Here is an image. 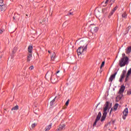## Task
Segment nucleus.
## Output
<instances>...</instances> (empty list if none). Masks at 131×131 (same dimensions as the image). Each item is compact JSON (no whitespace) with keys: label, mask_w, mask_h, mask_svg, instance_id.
<instances>
[{"label":"nucleus","mask_w":131,"mask_h":131,"mask_svg":"<svg viewBox=\"0 0 131 131\" xmlns=\"http://www.w3.org/2000/svg\"><path fill=\"white\" fill-rule=\"evenodd\" d=\"M31 58H32V54L29 53L28 56H27V62H30V60H31Z\"/></svg>","instance_id":"nucleus-16"},{"label":"nucleus","mask_w":131,"mask_h":131,"mask_svg":"<svg viewBox=\"0 0 131 131\" xmlns=\"http://www.w3.org/2000/svg\"><path fill=\"white\" fill-rule=\"evenodd\" d=\"M102 116V114L101 113V112H99L97 116L96 117V118L95 119V121L94 122L93 124V126L95 127L96 125H97V122L101 119V117Z\"/></svg>","instance_id":"nucleus-5"},{"label":"nucleus","mask_w":131,"mask_h":131,"mask_svg":"<svg viewBox=\"0 0 131 131\" xmlns=\"http://www.w3.org/2000/svg\"><path fill=\"white\" fill-rule=\"evenodd\" d=\"M107 116L106 114H103V115L101 117V122H103L104 121V120H105V119H106V116Z\"/></svg>","instance_id":"nucleus-20"},{"label":"nucleus","mask_w":131,"mask_h":131,"mask_svg":"<svg viewBox=\"0 0 131 131\" xmlns=\"http://www.w3.org/2000/svg\"><path fill=\"white\" fill-rule=\"evenodd\" d=\"M117 9H118V6H116L112 10L114 11V12H115Z\"/></svg>","instance_id":"nucleus-28"},{"label":"nucleus","mask_w":131,"mask_h":131,"mask_svg":"<svg viewBox=\"0 0 131 131\" xmlns=\"http://www.w3.org/2000/svg\"><path fill=\"white\" fill-rule=\"evenodd\" d=\"M52 125H53V123H51L50 125L46 126L45 128V131H50L51 128H52Z\"/></svg>","instance_id":"nucleus-14"},{"label":"nucleus","mask_w":131,"mask_h":131,"mask_svg":"<svg viewBox=\"0 0 131 131\" xmlns=\"http://www.w3.org/2000/svg\"><path fill=\"white\" fill-rule=\"evenodd\" d=\"M125 73H126V72H125L124 70L123 71L122 73L121 74V75L120 76V78L119 80V81L120 82H122V79H123V78H124V76H125Z\"/></svg>","instance_id":"nucleus-11"},{"label":"nucleus","mask_w":131,"mask_h":131,"mask_svg":"<svg viewBox=\"0 0 131 131\" xmlns=\"http://www.w3.org/2000/svg\"><path fill=\"white\" fill-rule=\"evenodd\" d=\"M88 35L91 37V38H94V36L96 35V34H95L91 30L89 32Z\"/></svg>","instance_id":"nucleus-13"},{"label":"nucleus","mask_w":131,"mask_h":131,"mask_svg":"<svg viewBox=\"0 0 131 131\" xmlns=\"http://www.w3.org/2000/svg\"><path fill=\"white\" fill-rule=\"evenodd\" d=\"M55 78V75H53L52 73L50 74V78L53 83H56L57 82V80H55V79H53V78Z\"/></svg>","instance_id":"nucleus-12"},{"label":"nucleus","mask_w":131,"mask_h":131,"mask_svg":"<svg viewBox=\"0 0 131 131\" xmlns=\"http://www.w3.org/2000/svg\"><path fill=\"white\" fill-rule=\"evenodd\" d=\"M18 109H19V106L16 105L15 106L12 107V108H11V110H12V111H13V110H16V111H17V110H18Z\"/></svg>","instance_id":"nucleus-21"},{"label":"nucleus","mask_w":131,"mask_h":131,"mask_svg":"<svg viewBox=\"0 0 131 131\" xmlns=\"http://www.w3.org/2000/svg\"><path fill=\"white\" fill-rule=\"evenodd\" d=\"M66 126V125L62 124H60L57 129L55 131H61L63 130V129H65V127Z\"/></svg>","instance_id":"nucleus-9"},{"label":"nucleus","mask_w":131,"mask_h":131,"mask_svg":"<svg viewBox=\"0 0 131 131\" xmlns=\"http://www.w3.org/2000/svg\"><path fill=\"white\" fill-rule=\"evenodd\" d=\"M70 15H73V12H69L67 15L70 16Z\"/></svg>","instance_id":"nucleus-33"},{"label":"nucleus","mask_w":131,"mask_h":131,"mask_svg":"<svg viewBox=\"0 0 131 131\" xmlns=\"http://www.w3.org/2000/svg\"><path fill=\"white\" fill-rule=\"evenodd\" d=\"M109 107V102L106 101L105 102V107L103 108V114L107 115V111L108 110V107Z\"/></svg>","instance_id":"nucleus-7"},{"label":"nucleus","mask_w":131,"mask_h":131,"mask_svg":"<svg viewBox=\"0 0 131 131\" xmlns=\"http://www.w3.org/2000/svg\"><path fill=\"white\" fill-rule=\"evenodd\" d=\"M131 74V68L129 69L127 71V74L126 75V78L125 79V82H126L129 79V75Z\"/></svg>","instance_id":"nucleus-10"},{"label":"nucleus","mask_w":131,"mask_h":131,"mask_svg":"<svg viewBox=\"0 0 131 131\" xmlns=\"http://www.w3.org/2000/svg\"><path fill=\"white\" fill-rule=\"evenodd\" d=\"M118 103H116L114 106V110L115 111H116L117 110V108H118Z\"/></svg>","instance_id":"nucleus-23"},{"label":"nucleus","mask_w":131,"mask_h":131,"mask_svg":"<svg viewBox=\"0 0 131 131\" xmlns=\"http://www.w3.org/2000/svg\"><path fill=\"white\" fill-rule=\"evenodd\" d=\"M1 58H2V57H0V59H1Z\"/></svg>","instance_id":"nucleus-43"},{"label":"nucleus","mask_w":131,"mask_h":131,"mask_svg":"<svg viewBox=\"0 0 131 131\" xmlns=\"http://www.w3.org/2000/svg\"><path fill=\"white\" fill-rule=\"evenodd\" d=\"M66 106H68V105H69V99H68L66 102Z\"/></svg>","instance_id":"nucleus-30"},{"label":"nucleus","mask_w":131,"mask_h":131,"mask_svg":"<svg viewBox=\"0 0 131 131\" xmlns=\"http://www.w3.org/2000/svg\"><path fill=\"white\" fill-rule=\"evenodd\" d=\"M104 65H105V61H103L101 63V65L100 66V68H102V67H104Z\"/></svg>","instance_id":"nucleus-29"},{"label":"nucleus","mask_w":131,"mask_h":131,"mask_svg":"<svg viewBox=\"0 0 131 131\" xmlns=\"http://www.w3.org/2000/svg\"><path fill=\"white\" fill-rule=\"evenodd\" d=\"M55 100H56V97L50 102V106H53L54 105Z\"/></svg>","instance_id":"nucleus-24"},{"label":"nucleus","mask_w":131,"mask_h":131,"mask_svg":"<svg viewBox=\"0 0 131 131\" xmlns=\"http://www.w3.org/2000/svg\"><path fill=\"white\" fill-rule=\"evenodd\" d=\"M128 29H130V27H128Z\"/></svg>","instance_id":"nucleus-40"},{"label":"nucleus","mask_w":131,"mask_h":131,"mask_svg":"<svg viewBox=\"0 0 131 131\" xmlns=\"http://www.w3.org/2000/svg\"><path fill=\"white\" fill-rule=\"evenodd\" d=\"M124 90H125V86H124V85H121L118 93V96L116 98L117 100H121V98L123 97V92H124Z\"/></svg>","instance_id":"nucleus-1"},{"label":"nucleus","mask_w":131,"mask_h":131,"mask_svg":"<svg viewBox=\"0 0 131 131\" xmlns=\"http://www.w3.org/2000/svg\"><path fill=\"white\" fill-rule=\"evenodd\" d=\"M55 59H56V53L55 52H53L51 56V60L55 61Z\"/></svg>","instance_id":"nucleus-19"},{"label":"nucleus","mask_w":131,"mask_h":131,"mask_svg":"<svg viewBox=\"0 0 131 131\" xmlns=\"http://www.w3.org/2000/svg\"><path fill=\"white\" fill-rule=\"evenodd\" d=\"M34 68V67H33V66H32L31 67H30L29 69L30 70H33V69Z\"/></svg>","instance_id":"nucleus-31"},{"label":"nucleus","mask_w":131,"mask_h":131,"mask_svg":"<svg viewBox=\"0 0 131 131\" xmlns=\"http://www.w3.org/2000/svg\"><path fill=\"white\" fill-rule=\"evenodd\" d=\"M70 12H71V10H70Z\"/></svg>","instance_id":"nucleus-44"},{"label":"nucleus","mask_w":131,"mask_h":131,"mask_svg":"<svg viewBox=\"0 0 131 131\" xmlns=\"http://www.w3.org/2000/svg\"><path fill=\"white\" fill-rule=\"evenodd\" d=\"M126 51V53L128 54H130L131 53V47H129L128 48H127V49H126L125 50Z\"/></svg>","instance_id":"nucleus-18"},{"label":"nucleus","mask_w":131,"mask_h":131,"mask_svg":"<svg viewBox=\"0 0 131 131\" xmlns=\"http://www.w3.org/2000/svg\"><path fill=\"white\" fill-rule=\"evenodd\" d=\"M36 125H37V124L36 123H34L32 124L31 127L32 128H34V127H35L36 126Z\"/></svg>","instance_id":"nucleus-26"},{"label":"nucleus","mask_w":131,"mask_h":131,"mask_svg":"<svg viewBox=\"0 0 131 131\" xmlns=\"http://www.w3.org/2000/svg\"><path fill=\"white\" fill-rule=\"evenodd\" d=\"M128 58H121L119 60V65L120 67H124L125 65H128Z\"/></svg>","instance_id":"nucleus-2"},{"label":"nucleus","mask_w":131,"mask_h":131,"mask_svg":"<svg viewBox=\"0 0 131 131\" xmlns=\"http://www.w3.org/2000/svg\"><path fill=\"white\" fill-rule=\"evenodd\" d=\"M108 2H109V0H106L105 4H107Z\"/></svg>","instance_id":"nucleus-36"},{"label":"nucleus","mask_w":131,"mask_h":131,"mask_svg":"<svg viewBox=\"0 0 131 131\" xmlns=\"http://www.w3.org/2000/svg\"><path fill=\"white\" fill-rule=\"evenodd\" d=\"M60 72V71H58L56 72V74H58V73H59Z\"/></svg>","instance_id":"nucleus-37"},{"label":"nucleus","mask_w":131,"mask_h":131,"mask_svg":"<svg viewBox=\"0 0 131 131\" xmlns=\"http://www.w3.org/2000/svg\"><path fill=\"white\" fill-rule=\"evenodd\" d=\"M97 106H99V104L97 105Z\"/></svg>","instance_id":"nucleus-45"},{"label":"nucleus","mask_w":131,"mask_h":131,"mask_svg":"<svg viewBox=\"0 0 131 131\" xmlns=\"http://www.w3.org/2000/svg\"><path fill=\"white\" fill-rule=\"evenodd\" d=\"M48 53H49V54H51V51H48Z\"/></svg>","instance_id":"nucleus-39"},{"label":"nucleus","mask_w":131,"mask_h":131,"mask_svg":"<svg viewBox=\"0 0 131 131\" xmlns=\"http://www.w3.org/2000/svg\"><path fill=\"white\" fill-rule=\"evenodd\" d=\"M3 32V30H0V34H2Z\"/></svg>","instance_id":"nucleus-35"},{"label":"nucleus","mask_w":131,"mask_h":131,"mask_svg":"<svg viewBox=\"0 0 131 131\" xmlns=\"http://www.w3.org/2000/svg\"><path fill=\"white\" fill-rule=\"evenodd\" d=\"M123 114L124 116H122V118L123 119L125 120V119L126 118V116L128 114V109L127 108V107L125 108L123 112Z\"/></svg>","instance_id":"nucleus-6"},{"label":"nucleus","mask_w":131,"mask_h":131,"mask_svg":"<svg viewBox=\"0 0 131 131\" xmlns=\"http://www.w3.org/2000/svg\"><path fill=\"white\" fill-rule=\"evenodd\" d=\"M49 75H50V74H49V72H47V73L46 75V77H47V76H49Z\"/></svg>","instance_id":"nucleus-34"},{"label":"nucleus","mask_w":131,"mask_h":131,"mask_svg":"<svg viewBox=\"0 0 131 131\" xmlns=\"http://www.w3.org/2000/svg\"><path fill=\"white\" fill-rule=\"evenodd\" d=\"M128 58V57L125 56V53H123L122 54V57L121 58Z\"/></svg>","instance_id":"nucleus-27"},{"label":"nucleus","mask_w":131,"mask_h":131,"mask_svg":"<svg viewBox=\"0 0 131 131\" xmlns=\"http://www.w3.org/2000/svg\"><path fill=\"white\" fill-rule=\"evenodd\" d=\"M127 16V15H126V13L125 12L122 14V18H124V19H126Z\"/></svg>","instance_id":"nucleus-25"},{"label":"nucleus","mask_w":131,"mask_h":131,"mask_svg":"<svg viewBox=\"0 0 131 131\" xmlns=\"http://www.w3.org/2000/svg\"><path fill=\"white\" fill-rule=\"evenodd\" d=\"M91 30H92L94 33H96V32H97L99 30V28L97 27H95L94 28H92Z\"/></svg>","instance_id":"nucleus-15"},{"label":"nucleus","mask_w":131,"mask_h":131,"mask_svg":"<svg viewBox=\"0 0 131 131\" xmlns=\"http://www.w3.org/2000/svg\"><path fill=\"white\" fill-rule=\"evenodd\" d=\"M127 94L129 95L131 94V91L130 90H128L127 92Z\"/></svg>","instance_id":"nucleus-32"},{"label":"nucleus","mask_w":131,"mask_h":131,"mask_svg":"<svg viewBox=\"0 0 131 131\" xmlns=\"http://www.w3.org/2000/svg\"><path fill=\"white\" fill-rule=\"evenodd\" d=\"M13 19H14V20H15V17H13Z\"/></svg>","instance_id":"nucleus-41"},{"label":"nucleus","mask_w":131,"mask_h":131,"mask_svg":"<svg viewBox=\"0 0 131 131\" xmlns=\"http://www.w3.org/2000/svg\"><path fill=\"white\" fill-rule=\"evenodd\" d=\"M116 74H117V72H115L114 74L111 75L108 79L109 82H111V83H112V82L113 81V79H115V77L116 76Z\"/></svg>","instance_id":"nucleus-8"},{"label":"nucleus","mask_w":131,"mask_h":131,"mask_svg":"<svg viewBox=\"0 0 131 131\" xmlns=\"http://www.w3.org/2000/svg\"><path fill=\"white\" fill-rule=\"evenodd\" d=\"M7 8V5L4 4V0H0V11L5 12Z\"/></svg>","instance_id":"nucleus-4"},{"label":"nucleus","mask_w":131,"mask_h":131,"mask_svg":"<svg viewBox=\"0 0 131 131\" xmlns=\"http://www.w3.org/2000/svg\"><path fill=\"white\" fill-rule=\"evenodd\" d=\"M32 49H33V47H32V46H29L28 48V51L29 52V54H32Z\"/></svg>","instance_id":"nucleus-17"},{"label":"nucleus","mask_w":131,"mask_h":131,"mask_svg":"<svg viewBox=\"0 0 131 131\" xmlns=\"http://www.w3.org/2000/svg\"><path fill=\"white\" fill-rule=\"evenodd\" d=\"M112 110H113V109L111 108V111H110V113H111V112H112Z\"/></svg>","instance_id":"nucleus-38"},{"label":"nucleus","mask_w":131,"mask_h":131,"mask_svg":"<svg viewBox=\"0 0 131 131\" xmlns=\"http://www.w3.org/2000/svg\"><path fill=\"white\" fill-rule=\"evenodd\" d=\"M6 131H10V130H6Z\"/></svg>","instance_id":"nucleus-42"},{"label":"nucleus","mask_w":131,"mask_h":131,"mask_svg":"<svg viewBox=\"0 0 131 131\" xmlns=\"http://www.w3.org/2000/svg\"><path fill=\"white\" fill-rule=\"evenodd\" d=\"M115 12V11H114V10H112L109 14L108 18H111V16H112V15H113V14H114Z\"/></svg>","instance_id":"nucleus-22"},{"label":"nucleus","mask_w":131,"mask_h":131,"mask_svg":"<svg viewBox=\"0 0 131 131\" xmlns=\"http://www.w3.org/2000/svg\"><path fill=\"white\" fill-rule=\"evenodd\" d=\"M88 49V45H86L84 47H80L77 50V53L78 55H81L83 54L84 52H86V50Z\"/></svg>","instance_id":"nucleus-3"}]
</instances>
